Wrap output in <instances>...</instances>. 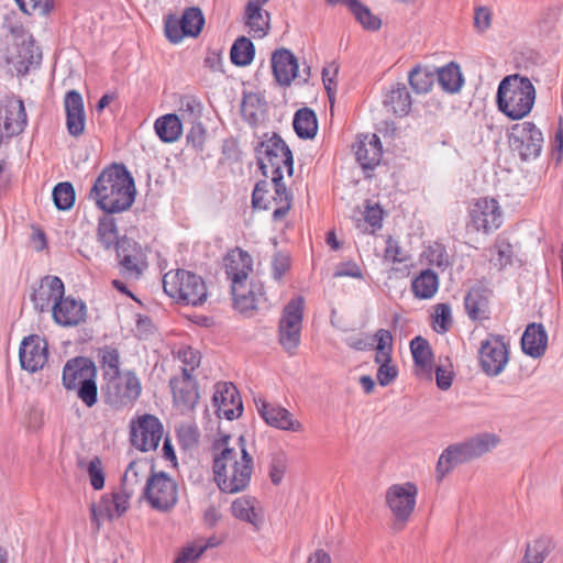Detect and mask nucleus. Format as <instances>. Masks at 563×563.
I'll use <instances>...</instances> for the list:
<instances>
[{
    "instance_id": "f257e3e1",
    "label": "nucleus",
    "mask_w": 563,
    "mask_h": 563,
    "mask_svg": "<svg viewBox=\"0 0 563 563\" xmlns=\"http://www.w3.org/2000/svg\"><path fill=\"white\" fill-rule=\"evenodd\" d=\"M213 479L224 494L245 492L252 481L254 459L243 437L222 435L213 443Z\"/></svg>"
},
{
    "instance_id": "f03ea898",
    "label": "nucleus",
    "mask_w": 563,
    "mask_h": 563,
    "mask_svg": "<svg viewBox=\"0 0 563 563\" xmlns=\"http://www.w3.org/2000/svg\"><path fill=\"white\" fill-rule=\"evenodd\" d=\"M134 178L124 164L112 163L96 178L89 199L104 213H120L131 208L135 200Z\"/></svg>"
},
{
    "instance_id": "7ed1b4c3",
    "label": "nucleus",
    "mask_w": 563,
    "mask_h": 563,
    "mask_svg": "<svg viewBox=\"0 0 563 563\" xmlns=\"http://www.w3.org/2000/svg\"><path fill=\"white\" fill-rule=\"evenodd\" d=\"M257 159L263 175L274 183L276 195L280 197L282 201H285L284 206L273 211L275 220L283 219L290 209V197L280 181L285 174L292 175V154L283 139L274 134L261 143L257 150Z\"/></svg>"
},
{
    "instance_id": "20e7f679",
    "label": "nucleus",
    "mask_w": 563,
    "mask_h": 563,
    "mask_svg": "<svg viewBox=\"0 0 563 563\" xmlns=\"http://www.w3.org/2000/svg\"><path fill=\"white\" fill-rule=\"evenodd\" d=\"M536 88L531 80L518 74L506 76L498 86V110L514 121L529 115L536 102Z\"/></svg>"
},
{
    "instance_id": "39448f33",
    "label": "nucleus",
    "mask_w": 563,
    "mask_h": 563,
    "mask_svg": "<svg viewBox=\"0 0 563 563\" xmlns=\"http://www.w3.org/2000/svg\"><path fill=\"white\" fill-rule=\"evenodd\" d=\"M96 377L95 363L88 357L78 356L64 365L62 382L65 389L76 390L77 397L90 408L98 401Z\"/></svg>"
},
{
    "instance_id": "423d86ee",
    "label": "nucleus",
    "mask_w": 563,
    "mask_h": 563,
    "mask_svg": "<svg viewBox=\"0 0 563 563\" xmlns=\"http://www.w3.org/2000/svg\"><path fill=\"white\" fill-rule=\"evenodd\" d=\"M418 494V485L411 481L394 483L386 488L384 505L390 515L394 530L406 528L416 511Z\"/></svg>"
},
{
    "instance_id": "0eeeda50",
    "label": "nucleus",
    "mask_w": 563,
    "mask_h": 563,
    "mask_svg": "<svg viewBox=\"0 0 563 563\" xmlns=\"http://www.w3.org/2000/svg\"><path fill=\"white\" fill-rule=\"evenodd\" d=\"M303 303L301 297L291 299L283 309L279 320L278 340L283 349L290 355L296 353L300 344Z\"/></svg>"
},
{
    "instance_id": "6e6552de",
    "label": "nucleus",
    "mask_w": 563,
    "mask_h": 563,
    "mask_svg": "<svg viewBox=\"0 0 563 563\" xmlns=\"http://www.w3.org/2000/svg\"><path fill=\"white\" fill-rule=\"evenodd\" d=\"M508 142L510 147L525 159L537 158L543 147V134L530 121L516 123L510 128Z\"/></svg>"
},
{
    "instance_id": "1a4fd4ad",
    "label": "nucleus",
    "mask_w": 563,
    "mask_h": 563,
    "mask_svg": "<svg viewBox=\"0 0 563 563\" xmlns=\"http://www.w3.org/2000/svg\"><path fill=\"white\" fill-rule=\"evenodd\" d=\"M101 390L107 404L112 407H125L132 405L140 397L142 387L136 375L126 371L104 382Z\"/></svg>"
},
{
    "instance_id": "9d476101",
    "label": "nucleus",
    "mask_w": 563,
    "mask_h": 563,
    "mask_svg": "<svg viewBox=\"0 0 563 563\" xmlns=\"http://www.w3.org/2000/svg\"><path fill=\"white\" fill-rule=\"evenodd\" d=\"M509 362V344L498 334H489L481 342L478 364L490 377L501 374Z\"/></svg>"
},
{
    "instance_id": "9b49d317",
    "label": "nucleus",
    "mask_w": 563,
    "mask_h": 563,
    "mask_svg": "<svg viewBox=\"0 0 563 563\" xmlns=\"http://www.w3.org/2000/svg\"><path fill=\"white\" fill-rule=\"evenodd\" d=\"M140 497L152 508L168 511L176 504V482L164 472L154 473L144 484Z\"/></svg>"
},
{
    "instance_id": "f8f14e48",
    "label": "nucleus",
    "mask_w": 563,
    "mask_h": 563,
    "mask_svg": "<svg viewBox=\"0 0 563 563\" xmlns=\"http://www.w3.org/2000/svg\"><path fill=\"white\" fill-rule=\"evenodd\" d=\"M163 424L153 415H142L130 422L131 445L141 452L154 451L163 437Z\"/></svg>"
},
{
    "instance_id": "ddd939ff",
    "label": "nucleus",
    "mask_w": 563,
    "mask_h": 563,
    "mask_svg": "<svg viewBox=\"0 0 563 563\" xmlns=\"http://www.w3.org/2000/svg\"><path fill=\"white\" fill-rule=\"evenodd\" d=\"M470 225L476 231L490 233L503 224V210L494 198L475 199L468 207Z\"/></svg>"
},
{
    "instance_id": "4468645a",
    "label": "nucleus",
    "mask_w": 563,
    "mask_h": 563,
    "mask_svg": "<svg viewBox=\"0 0 563 563\" xmlns=\"http://www.w3.org/2000/svg\"><path fill=\"white\" fill-rule=\"evenodd\" d=\"M254 401L260 417L267 426L292 433L305 432V424L282 405L269 402L261 397Z\"/></svg>"
},
{
    "instance_id": "2eb2a0df",
    "label": "nucleus",
    "mask_w": 563,
    "mask_h": 563,
    "mask_svg": "<svg viewBox=\"0 0 563 563\" xmlns=\"http://www.w3.org/2000/svg\"><path fill=\"white\" fill-rule=\"evenodd\" d=\"M376 353L375 363L378 365L377 380L379 385L387 386L391 384L397 375V366L391 362L393 335L389 330L379 329L375 333Z\"/></svg>"
},
{
    "instance_id": "dca6fc26",
    "label": "nucleus",
    "mask_w": 563,
    "mask_h": 563,
    "mask_svg": "<svg viewBox=\"0 0 563 563\" xmlns=\"http://www.w3.org/2000/svg\"><path fill=\"white\" fill-rule=\"evenodd\" d=\"M233 305L241 313H251L258 309L265 298L264 287L260 280L250 278L231 285Z\"/></svg>"
},
{
    "instance_id": "f3484780",
    "label": "nucleus",
    "mask_w": 563,
    "mask_h": 563,
    "mask_svg": "<svg viewBox=\"0 0 563 563\" xmlns=\"http://www.w3.org/2000/svg\"><path fill=\"white\" fill-rule=\"evenodd\" d=\"M180 109L183 114L181 120L178 118V137L181 134V121L190 124L187 143L195 150H201L207 140V132L200 122H196L201 110L200 103L195 98L186 97L180 100Z\"/></svg>"
},
{
    "instance_id": "a211bd4d",
    "label": "nucleus",
    "mask_w": 563,
    "mask_h": 563,
    "mask_svg": "<svg viewBox=\"0 0 563 563\" xmlns=\"http://www.w3.org/2000/svg\"><path fill=\"white\" fill-rule=\"evenodd\" d=\"M19 358L21 367L35 373L44 367L48 361V344L37 334L24 338L20 344Z\"/></svg>"
},
{
    "instance_id": "6ab92c4d",
    "label": "nucleus",
    "mask_w": 563,
    "mask_h": 563,
    "mask_svg": "<svg viewBox=\"0 0 563 563\" xmlns=\"http://www.w3.org/2000/svg\"><path fill=\"white\" fill-rule=\"evenodd\" d=\"M218 417L233 420L243 412V404L236 387L232 383H218L212 397Z\"/></svg>"
},
{
    "instance_id": "aec40b11",
    "label": "nucleus",
    "mask_w": 563,
    "mask_h": 563,
    "mask_svg": "<svg viewBox=\"0 0 563 563\" xmlns=\"http://www.w3.org/2000/svg\"><path fill=\"white\" fill-rule=\"evenodd\" d=\"M26 125L23 101L11 99L0 110V143L20 134Z\"/></svg>"
},
{
    "instance_id": "412c9836",
    "label": "nucleus",
    "mask_w": 563,
    "mask_h": 563,
    "mask_svg": "<svg viewBox=\"0 0 563 563\" xmlns=\"http://www.w3.org/2000/svg\"><path fill=\"white\" fill-rule=\"evenodd\" d=\"M129 501L130 498L120 490L111 495L106 494L98 504H92L90 515L96 529L99 530L104 519L112 520L121 517L128 510Z\"/></svg>"
},
{
    "instance_id": "4be33fe9",
    "label": "nucleus",
    "mask_w": 563,
    "mask_h": 563,
    "mask_svg": "<svg viewBox=\"0 0 563 563\" xmlns=\"http://www.w3.org/2000/svg\"><path fill=\"white\" fill-rule=\"evenodd\" d=\"M207 297L203 279L195 273L178 268V305H202Z\"/></svg>"
},
{
    "instance_id": "5701e85b",
    "label": "nucleus",
    "mask_w": 563,
    "mask_h": 563,
    "mask_svg": "<svg viewBox=\"0 0 563 563\" xmlns=\"http://www.w3.org/2000/svg\"><path fill=\"white\" fill-rule=\"evenodd\" d=\"M87 308L84 301L73 297H62L52 306V317L62 327H76L86 319Z\"/></svg>"
},
{
    "instance_id": "b1692460",
    "label": "nucleus",
    "mask_w": 563,
    "mask_h": 563,
    "mask_svg": "<svg viewBox=\"0 0 563 563\" xmlns=\"http://www.w3.org/2000/svg\"><path fill=\"white\" fill-rule=\"evenodd\" d=\"M231 516L260 530L264 522V509L260 500L250 495L235 498L230 506Z\"/></svg>"
},
{
    "instance_id": "393cba45",
    "label": "nucleus",
    "mask_w": 563,
    "mask_h": 563,
    "mask_svg": "<svg viewBox=\"0 0 563 563\" xmlns=\"http://www.w3.org/2000/svg\"><path fill=\"white\" fill-rule=\"evenodd\" d=\"M64 283L59 277L45 276L40 286L34 289L31 300L35 310L44 312L52 310V306L64 296Z\"/></svg>"
},
{
    "instance_id": "a878e982",
    "label": "nucleus",
    "mask_w": 563,
    "mask_h": 563,
    "mask_svg": "<svg viewBox=\"0 0 563 563\" xmlns=\"http://www.w3.org/2000/svg\"><path fill=\"white\" fill-rule=\"evenodd\" d=\"M117 257L123 274L139 278L144 268L142 252L140 245L126 236L121 238V243L117 249Z\"/></svg>"
},
{
    "instance_id": "bb28decb",
    "label": "nucleus",
    "mask_w": 563,
    "mask_h": 563,
    "mask_svg": "<svg viewBox=\"0 0 563 563\" xmlns=\"http://www.w3.org/2000/svg\"><path fill=\"white\" fill-rule=\"evenodd\" d=\"M152 474H154L153 464L150 461H132L123 474L120 490L128 498L134 496L136 492L142 495V488Z\"/></svg>"
},
{
    "instance_id": "cd10ccee",
    "label": "nucleus",
    "mask_w": 563,
    "mask_h": 563,
    "mask_svg": "<svg viewBox=\"0 0 563 563\" xmlns=\"http://www.w3.org/2000/svg\"><path fill=\"white\" fill-rule=\"evenodd\" d=\"M493 291L482 285L473 286L465 296L466 313L473 321L488 320L490 316V298Z\"/></svg>"
},
{
    "instance_id": "c85d7f7f",
    "label": "nucleus",
    "mask_w": 563,
    "mask_h": 563,
    "mask_svg": "<svg viewBox=\"0 0 563 563\" xmlns=\"http://www.w3.org/2000/svg\"><path fill=\"white\" fill-rule=\"evenodd\" d=\"M224 269L231 285L253 278L252 256L239 247L233 249L224 257Z\"/></svg>"
},
{
    "instance_id": "c756f323",
    "label": "nucleus",
    "mask_w": 563,
    "mask_h": 563,
    "mask_svg": "<svg viewBox=\"0 0 563 563\" xmlns=\"http://www.w3.org/2000/svg\"><path fill=\"white\" fill-rule=\"evenodd\" d=\"M66 111V126L71 136L78 137L85 131L86 114L81 95L77 90H69L64 98Z\"/></svg>"
},
{
    "instance_id": "7c9ffc66",
    "label": "nucleus",
    "mask_w": 563,
    "mask_h": 563,
    "mask_svg": "<svg viewBox=\"0 0 563 563\" xmlns=\"http://www.w3.org/2000/svg\"><path fill=\"white\" fill-rule=\"evenodd\" d=\"M354 151L363 169H374L383 156L382 143L376 134L360 135L354 144Z\"/></svg>"
},
{
    "instance_id": "2f4dec72",
    "label": "nucleus",
    "mask_w": 563,
    "mask_h": 563,
    "mask_svg": "<svg viewBox=\"0 0 563 563\" xmlns=\"http://www.w3.org/2000/svg\"><path fill=\"white\" fill-rule=\"evenodd\" d=\"M269 0H250L245 10L249 33L254 38H263L269 31V13L263 7Z\"/></svg>"
},
{
    "instance_id": "473e14b6",
    "label": "nucleus",
    "mask_w": 563,
    "mask_h": 563,
    "mask_svg": "<svg viewBox=\"0 0 563 563\" xmlns=\"http://www.w3.org/2000/svg\"><path fill=\"white\" fill-rule=\"evenodd\" d=\"M272 67L276 80L288 86L296 78L298 71L297 58L285 48L277 49L272 56Z\"/></svg>"
},
{
    "instance_id": "72a5a7b5",
    "label": "nucleus",
    "mask_w": 563,
    "mask_h": 563,
    "mask_svg": "<svg viewBox=\"0 0 563 563\" xmlns=\"http://www.w3.org/2000/svg\"><path fill=\"white\" fill-rule=\"evenodd\" d=\"M410 350L415 362V375L431 379L433 355L429 342L421 336H416L410 342Z\"/></svg>"
},
{
    "instance_id": "f704fd0d",
    "label": "nucleus",
    "mask_w": 563,
    "mask_h": 563,
    "mask_svg": "<svg viewBox=\"0 0 563 563\" xmlns=\"http://www.w3.org/2000/svg\"><path fill=\"white\" fill-rule=\"evenodd\" d=\"M548 346V334L542 324H529L521 338L522 351L534 358L541 357Z\"/></svg>"
},
{
    "instance_id": "c9c22d12",
    "label": "nucleus",
    "mask_w": 563,
    "mask_h": 563,
    "mask_svg": "<svg viewBox=\"0 0 563 563\" xmlns=\"http://www.w3.org/2000/svg\"><path fill=\"white\" fill-rule=\"evenodd\" d=\"M473 460L468 445L465 442L450 445L439 457L437 471L444 474L449 473L455 465Z\"/></svg>"
},
{
    "instance_id": "e433bc0d",
    "label": "nucleus",
    "mask_w": 563,
    "mask_h": 563,
    "mask_svg": "<svg viewBox=\"0 0 563 563\" xmlns=\"http://www.w3.org/2000/svg\"><path fill=\"white\" fill-rule=\"evenodd\" d=\"M384 106L397 117H405L411 109V97L404 84H396L386 93Z\"/></svg>"
},
{
    "instance_id": "4c0bfd02",
    "label": "nucleus",
    "mask_w": 563,
    "mask_h": 563,
    "mask_svg": "<svg viewBox=\"0 0 563 563\" xmlns=\"http://www.w3.org/2000/svg\"><path fill=\"white\" fill-rule=\"evenodd\" d=\"M439 276L431 269L420 272L411 282V291L417 299H431L438 292Z\"/></svg>"
},
{
    "instance_id": "58836bf2",
    "label": "nucleus",
    "mask_w": 563,
    "mask_h": 563,
    "mask_svg": "<svg viewBox=\"0 0 563 563\" xmlns=\"http://www.w3.org/2000/svg\"><path fill=\"white\" fill-rule=\"evenodd\" d=\"M200 431L195 422H187L178 428V445L189 459H195L200 449Z\"/></svg>"
},
{
    "instance_id": "ea45409f",
    "label": "nucleus",
    "mask_w": 563,
    "mask_h": 563,
    "mask_svg": "<svg viewBox=\"0 0 563 563\" xmlns=\"http://www.w3.org/2000/svg\"><path fill=\"white\" fill-rule=\"evenodd\" d=\"M97 240L106 250H110L114 246L117 250L121 243L115 219L108 213L99 218Z\"/></svg>"
},
{
    "instance_id": "a19ab883",
    "label": "nucleus",
    "mask_w": 563,
    "mask_h": 563,
    "mask_svg": "<svg viewBox=\"0 0 563 563\" xmlns=\"http://www.w3.org/2000/svg\"><path fill=\"white\" fill-rule=\"evenodd\" d=\"M205 25V16L198 7H190L184 11L181 18L178 19V29L181 36L197 37Z\"/></svg>"
},
{
    "instance_id": "79ce46f5",
    "label": "nucleus",
    "mask_w": 563,
    "mask_h": 563,
    "mask_svg": "<svg viewBox=\"0 0 563 563\" xmlns=\"http://www.w3.org/2000/svg\"><path fill=\"white\" fill-rule=\"evenodd\" d=\"M554 549V541L551 537H539L527 545L521 563H543Z\"/></svg>"
},
{
    "instance_id": "37998d69",
    "label": "nucleus",
    "mask_w": 563,
    "mask_h": 563,
    "mask_svg": "<svg viewBox=\"0 0 563 563\" xmlns=\"http://www.w3.org/2000/svg\"><path fill=\"white\" fill-rule=\"evenodd\" d=\"M292 124L297 135L301 139H312L317 134V117L309 108L299 109L295 113Z\"/></svg>"
},
{
    "instance_id": "c03bdc74",
    "label": "nucleus",
    "mask_w": 563,
    "mask_h": 563,
    "mask_svg": "<svg viewBox=\"0 0 563 563\" xmlns=\"http://www.w3.org/2000/svg\"><path fill=\"white\" fill-rule=\"evenodd\" d=\"M178 387V411L189 412L192 411L200 399V388L197 385L195 377H191L190 384H185Z\"/></svg>"
},
{
    "instance_id": "a18cd8bd",
    "label": "nucleus",
    "mask_w": 563,
    "mask_h": 563,
    "mask_svg": "<svg viewBox=\"0 0 563 563\" xmlns=\"http://www.w3.org/2000/svg\"><path fill=\"white\" fill-rule=\"evenodd\" d=\"M101 367L103 371V380L108 382L121 374L120 372V353L118 349L104 346L99 350Z\"/></svg>"
},
{
    "instance_id": "49530a36",
    "label": "nucleus",
    "mask_w": 563,
    "mask_h": 563,
    "mask_svg": "<svg viewBox=\"0 0 563 563\" xmlns=\"http://www.w3.org/2000/svg\"><path fill=\"white\" fill-rule=\"evenodd\" d=\"M346 7L364 29L377 31L380 27V19L373 14L372 11L367 7L363 5L358 0H346Z\"/></svg>"
},
{
    "instance_id": "de8ad7c7",
    "label": "nucleus",
    "mask_w": 563,
    "mask_h": 563,
    "mask_svg": "<svg viewBox=\"0 0 563 563\" xmlns=\"http://www.w3.org/2000/svg\"><path fill=\"white\" fill-rule=\"evenodd\" d=\"M219 543L220 541L214 537L208 540H196L184 547L181 552L178 553V563H197V560L208 548H214Z\"/></svg>"
},
{
    "instance_id": "09e8293b",
    "label": "nucleus",
    "mask_w": 563,
    "mask_h": 563,
    "mask_svg": "<svg viewBox=\"0 0 563 563\" xmlns=\"http://www.w3.org/2000/svg\"><path fill=\"white\" fill-rule=\"evenodd\" d=\"M178 360L181 363V377L185 384L191 383L194 372L199 367L201 362V355L198 351H195L190 346H186L178 351Z\"/></svg>"
},
{
    "instance_id": "8fccbe9b",
    "label": "nucleus",
    "mask_w": 563,
    "mask_h": 563,
    "mask_svg": "<svg viewBox=\"0 0 563 563\" xmlns=\"http://www.w3.org/2000/svg\"><path fill=\"white\" fill-rule=\"evenodd\" d=\"M18 63L24 68V70H29L32 66H37L41 63L42 54L38 46L35 45V42L32 36L27 40H23L18 48Z\"/></svg>"
},
{
    "instance_id": "3c124183",
    "label": "nucleus",
    "mask_w": 563,
    "mask_h": 563,
    "mask_svg": "<svg viewBox=\"0 0 563 563\" xmlns=\"http://www.w3.org/2000/svg\"><path fill=\"white\" fill-rule=\"evenodd\" d=\"M441 87L449 92H456L463 85V77L459 65L450 63L442 67L438 73Z\"/></svg>"
},
{
    "instance_id": "603ef678",
    "label": "nucleus",
    "mask_w": 563,
    "mask_h": 563,
    "mask_svg": "<svg viewBox=\"0 0 563 563\" xmlns=\"http://www.w3.org/2000/svg\"><path fill=\"white\" fill-rule=\"evenodd\" d=\"M230 55L233 64L246 66L254 58V45L249 38L242 36L232 45Z\"/></svg>"
},
{
    "instance_id": "864d4df0",
    "label": "nucleus",
    "mask_w": 563,
    "mask_h": 563,
    "mask_svg": "<svg viewBox=\"0 0 563 563\" xmlns=\"http://www.w3.org/2000/svg\"><path fill=\"white\" fill-rule=\"evenodd\" d=\"M154 130L158 139L164 143L176 141V112L167 113L156 119Z\"/></svg>"
},
{
    "instance_id": "5fc2aeb1",
    "label": "nucleus",
    "mask_w": 563,
    "mask_h": 563,
    "mask_svg": "<svg viewBox=\"0 0 563 563\" xmlns=\"http://www.w3.org/2000/svg\"><path fill=\"white\" fill-rule=\"evenodd\" d=\"M409 85L417 93H427L433 86V74L422 66H416L408 76Z\"/></svg>"
},
{
    "instance_id": "6e6d98bb",
    "label": "nucleus",
    "mask_w": 563,
    "mask_h": 563,
    "mask_svg": "<svg viewBox=\"0 0 563 563\" xmlns=\"http://www.w3.org/2000/svg\"><path fill=\"white\" fill-rule=\"evenodd\" d=\"M500 442L496 434L483 433L466 441L473 459L479 457L489 452Z\"/></svg>"
},
{
    "instance_id": "4d7b16f0",
    "label": "nucleus",
    "mask_w": 563,
    "mask_h": 563,
    "mask_svg": "<svg viewBox=\"0 0 563 563\" xmlns=\"http://www.w3.org/2000/svg\"><path fill=\"white\" fill-rule=\"evenodd\" d=\"M54 203L58 210H69L75 202V189L68 181L57 184L52 192Z\"/></svg>"
},
{
    "instance_id": "13d9d810",
    "label": "nucleus",
    "mask_w": 563,
    "mask_h": 563,
    "mask_svg": "<svg viewBox=\"0 0 563 563\" xmlns=\"http://www.w3.org/2000/svg\"><path fill=\"white\" fill-rule=\"evenodd\" d=\"M452 325L451 307L448 303H438L434 306L432 314V328L438 333H445Z\"/></svg>"
},
{
    "instance_id": "bf43d9fd",
    "label": "nucleus",
    "mask_w": 563,
    "mask_h": 563,
    "mask_svg": "<svg viewBox=\"0 0 563 563\" xmlns=\"http://www.w3.org/2000/svg\"><path fill=\"white\" fill-rule=\"evenodd\" d=\"M20 10L26 14L46 15L54 8L53 0H14Z\"/></svg>"
},
{
    "instance_id": "052dcab7",
    "label": "nucleus",
    "mask_w": 563,
    "mask_h": 563,
    "mask_svg": "<svg viewBox=\"0 0 563 563\" xmlns=\"http://www.w3.org/2000/svg\"><path fill=\"white\" fill-rule=\"evenodd\" d=\"M288 467V460L284 453H278L272 457L268 467V475L273 484L282 483Z\"/></svg>"
},
{
    "instance_id": "680f3d73",
    "label": "nucleus",
    "mask_w": 563,
    "mask_h": 563,
    "mask_svg": "<svg viewBox=\"0 0 563 563\" xmlns=\"http://www.w3.org/2000/svg\"><path fill=\"white\" fill-rule=\"evenodd\" d=\"M384 219V210L380 208L378 203H369L367 202L364 210V220L369 224L371 231L369 233H375L383 225Z\"/></svg>"
},
{
    "instance_id": "e2e57ef3",
    "label": "nucleus",
    "mask_w": 563,
    "mask_h": 563,
    "mask_svg": "<svg viewBox=\"0 0 563 563\" xmlns=\"http://www.w3.org/2000/svg\"><path fill=\"white\" fill-rule=\"evenodd\" d=\"M384 258L391 263H402L408 260V255L402 250L397 240H395L393 236H388L386 240Z\"/></svg>"
},
{
    "instance_id": "0e129e2a",
    "label": "nucleus",
    "mask_w": 563,
    "mask_h": 563,
    "mask_svg": "<svg viewBox=\"0 0 563 563\" xmlns=\"http://www.w3.org/2000/svg\"><path fill=\"white\" fill-rule=\"evenodd\" d=\"M88 476L93 489L100 490L104 486V472L99 457L92 459L88 464Z\"/></svg>"
},
{
    "instance_id": "69168bd1",
    "label": "nucleus",
    "mask_w": 563,
    "mask_h": 563,
    "mask_svg": "<svg viewBox=\"0 0 563 563\" xmlns=\"http://www.w3.org/2000/svg\"><path fill=\"white\" fill-rule=\"evenodd\" d=\"M493 21V12L487 7H478L474 11V27L477 32L484 33L487 31Z\"/></svg>"
},
{
    "instance_id": "338daca9",
    "label": "nucleus",
    "mask_w": 563,
    "mask_h": 563,
    "mask_svg": "<svg viewBox=\"0 0 563 563\" xmlns=\"http://www.w3.org/2000/svg\"><path fill=\"white\" fill-rule=\"evenodd\" d=\"M267 183L261 181L257 183L252 196V203L254 208L258 209H268L269 208V199H268V190H267Z\"/></svg>"
},
{
    "instance_id": "774afa93",
    "label": "nucleus",
    "mask_w": 563,
    "mask_h": 563,
    "mask_svg": "<svg viewBox=\"0 0 563 563\" xmlns=\"http://www.w3.org/2000/svg\"><path fill=\"white\" fill-rule=\"evenodd\" d=\"M222 519L221 505L211 504L203 511V523L209 527H216Z\"/></svg>"
}]
</instances>
